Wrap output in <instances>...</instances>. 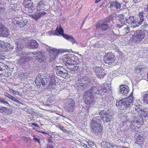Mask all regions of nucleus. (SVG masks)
Returning a JSON list of instances; mask_svg holds the SVG:
<instances>
[{"label":"nucleus","instance_id":"nucleus-33","mask_svg":"<svg viewBox=\"0 0 148 148\" xmlns=\"http://www.w3.org/2000/svg\"><path fill=\"white\" fill-rule=\"evenodd\" d=\"M109 26L106 22H101V29L104 31L106 30L108 28Z\"/></svg>","mask_w":148,"mask_h":148},{"label":"nucleus","instance_id":"nucleus-64","mask_svg":"<svg viewBox=\"0 0 148 148\" xmlns=\"http://www.w3.org/2000/svg\"><path fill=\"white\" fill-rule=\"evenodd\" d=\"M146 11H147V13H148V3L147 4V8H146Z\"/></svg>","mask_w":148,"mask_h":148},{"label":"nucleus","instance_id":"nucleus-19","mask_svg":"<svg viewBox=\"0 0 148 148\" xmlns=\"http://www.w3.org/2000/svg\"><path fill=\"white\" fill-rule=\"evenodd\" d=\"M101 119L103 120L104 122H110L112 121V115L108 112L105 113L103 116L101 117Z\"/></svg>","mask_w":148,"mask_h":148},{"label":"nucleus","instance_id":"nucleus-32","mask_svg":"<svg viewBox=\"0 0 148 148\" xmlns=\"http://www.w3.org/2000/svg\"><path fill=\"white\" fill-rule=\"evenodd\" d=\"M45 5V1L42 0L39 1L38 3L37 8L39 9H43Z\"/></svg>","mask_w":148,"mask_h":148},{"label":"nucleus","instance_id":"nucleus-5","mask_svg":"<svg viewBox=\"0 0 148 148\" xmlns=\"http://www.w3.org/2000/svg\"><path fill=\"white\" fill-rule=\"evenodd\" d=\"M147 32L146 30H138L135 31L134 35L131 38V40L134 42H139L145 37Z\"/></svg>","mask_w":148,"mask_h":148},{"label":"nucleus","instance_id":"nucleus-18","mask_svg":"<svg viewBox=\"0 0 148 148\" xmlns=\"http://www.w3.org/2000/svg\"><path fill=\"white\" fill-rule=\"evenodd\" d=\"M50 60L51 61L55 58L59 52L56 48H52V49H50Z\"/></svg>","mask_w":148,"mask_h":148},{"label":"nucleus","instance_id":"nucleus-26","mask_svg":"<svg viewBox=\"0 0 148 148\" xmlns=\"http://www.w3.org/2000/svg\"><path fill=\"white\" fill-rule=\"evenodd\" d=\"M32 0H23V5L27 8H31L32 6Z\"/></svg>","mask_w":148,"mask_h":148},{"label":"nucleus","instance_id":"nucleus-61","mask_svg":"<svg viewBox=\"0 0 148 148\" xmlns=\"http://www.w3.org/2000/svg\"><path fill=\"white\" fill-rule=\"evenodd\" d=\"M124 117H125V118H126L127 122V123H130V121H128L127 120V119H128V118L127 116H124Z\"/></svg>","mask_w":148,"mask_h":148},{"label":"nucleus","instance_id":"nucleus-55","mask_svg":"<svg viewBox=\"0 0 148 148\" xmlns=\"http://www.w3.org/2000/svg\"><path fill=\"white\" fill-rule=\"evenodd\" d=\"M93 120H95V121H96V120H98L99 121H100V120H101L99 116H97L95 118H94Z\"/></svg>","mask_w":148,"mask_h":148},{"label":"nucleus","instance_id":"nucleus-31","mask_svg":"<svg viewBox=\"0 0 148 148\" xmlns=\"http://www.w3.org/2000/svg\"><path fill=\"white\" fill-rule=\"evenodd\" d=\"M136 137L137 138L136 139V143L139 145H141L143 144V137L141 135H140V134L137 135Z\"/></svg>","mask_w":148,"mask_h":148},{"label":"nucleus","instance_id":"nucleus-42","mask_svg":"<svg viewBox=\"0 0 148 148\" xmlns=\"http://www.w3.org/2000/svg\"><path fill=\"white\" fill-rule=\"evenodd\" d=\"M116 18L117 19L120 20L123 18H124V16L122 14H119L116 15Z\"/></svg>","mask_w":148,"mask_h":148},{"label":"nucleus","instance_id":"nucleus-41","mask_svg":"<svg viewBox=\"0 0 148 148\" xmlns=\"http://www.w3.org/2000/svg\"><path fill=\"white\" fill-rule=\"evenodd\" d=\"M141 25L142 27V28L143 29L146 28L148 27V24L146 22H145V20L143 23Z\"/></svg>","mask_w":148,"mask_h":148},{"label":"nucleus","instance_id":"nucleus-7","mask_svg":"<svg viewBox=\"0 0 148 148\" xmlns=\"http://www.w3.org/2000/svg\"><path fill=\"white\" fill-rule=\"evenodd\" d=\"M85 79H86L82 78H79L75 84V87L79 91H83L88 85V82L86 81Z\"/></svg>","mask_w":148,"mask_h":148},{"label":"nucleus","instance_id":"nucleus-48","mask_svg":"<svg viewBox=\"0 0 148 148\" xmlns=\"http://www.w3.org/2000/svg\"><path fill=\"white\" fill-rule=\"evenodd\" d=\"M101 23H100L99 22H98V23H97L95 25L96 28L97 29L99 27H100L101 28Z\"/></svg>","mask_w":148,"mask_h":148},{"label":"nucleus","instance_id":"nucleus-62","mask_svg":"<svg viewBox=\"0 0 148 148\" xmlns=\"http://www.w3.org/2000/svg\"><path fill=\"white\" fill-rule=\"evenodd\" d=\"M38 132H40V133H42L43 134H47V133L43 131H42V130H41V131H38Z\"/></svg>","mask_w":148,"mask_h":148},{"label":"nucleus","instance_id":"nucleus-8","mask_svg":"<svg viewBox=\"0 0 148 148\" xmlns=\"http://www.w3.org/2000/svg\"><path fill=\"white\" fill-rule=\"evenodd\" d=\"M58 29V27H57L55 32V35L59 36L61 35L65 38L71 42L72 44L75 43V40L73 37L63 33L64 30L61 27H60Z\"/></svg>","mask_w":148,"mask_h":148},{"label":"nucleus","instance_id":"nucleus-22","mask_svg":"<svg viewBox=\"0 0 148 148\" xmlns=\"http://www.w3.org/2000/svg\"><path fill=\"white\" fill-rule=\"evenodd\" d=\"M120 88L119 93L123 95L127 94L129 91L128 86L125 85H121L120 86Z\"/></svg>","mask_w":148,"mask_h":148},{"label":"nucleus","instance_id":"nucleus-39","mask_svg":"<svg viewBox=\"0 0 148 148\" xmlns=\"http://www.w3.org/2000/svg\"><path fill=\"white\" fill-rule=\"evenodd\" d=\"M108 145H107V148H118V147H120L119 146H118L116 145H112L110 143H108Z\"/></svg>","mask_w":148,"mask_h":148},{"label":"nucleus","instance_id":"nucleus-50","mask_svg":"<svg viewBox=\"0 0 148 148\" xmlns=\"http://www.w3.org/2000/svg\"><path fill=\"white\" fill-rule=\"evenodd\" d=\"M124 30L125 32L127 34L130 31V28L128 27H127L124 29Z\"/></svg>","mask_w":148,"mask_h":148},{"label":"nucleus","instance_id":"nucleus-13","mask_svg":"<svg viewBox=\"0 0 148 148\" xmlns=\"http://www.w3.org/2000/svg\"><path fill=\"white\" fill-rule=\"evenodd\" d=\"M66 59L67 60L66 63L68 64L74 65L79 63L77 57L73 55L66 58Z\"/></svg>","mask_w":148,"mask_h":148},{"label":"nucleus","instance_id":"nucleus-15","mask_svg":"<svg viewBox=\"0 0 148 148\" xmlns=\"http://www.w3.org/2000/svg\"><path fill=\"white\" fill-rule=\"evenodd\" d=\"M94 71L97 74V77L100 79H103L106 75L104 70L99 67H96Z\"/></svg>","mask_w":148,"mask_h":148},{"label":"nucleus","instance_id":"nucleus-14","mask_svg":"<svg viewBox=\"0 0 148 148\" xmlns=\"http://www.w3.org/2000/svg\"><path fill=\"white\" fill-rule=\"evenodd\" d=\"M127 23L133 25L136 24V26H138L140 25H139V19L137 17L134 16H130L128 18L126 19Z\"/></svg>","mask_w":148,"mask_h":148},{"label":"nucleus","instance_id":"nucleus-36","mask_svg":"<svg viewBox=\"0 0 148 148\" xmlns=\"http://www.w3.org/2000/svg\"><path fill=\"white\" fill-rule=\"evenodd\" d=\"M135 109H136V110H137L138 111H140L141 113H140V114H142L143 115V116H144V117H146L148 116V115L147 114V113H148V112H145L144 110H143L142 109H141L139 108H138L137 109L135 108Z\"/></svg>","mask_w":148,"mask_h":148},{"label":"nucleus","instance_id":"nucleus-51","mask_svg":"<svg viewBox=\"0 0 148 148\" xmlns=\"http://www.w3.org/2000/svg\"><path fill=\"white\" fill-rule=\"evenodd\" d=\"M60 128V129L64 132H66L67 131V130L65 129L63 127L61 126Z\"/></svg>","mask_w":148,"mask_h":148},{"label":"nucleus","instance_id":"nucleus-57","mask_svg":"<svg viewBox=\"0 0 148 148\" xmlns=\"http://www.w3.org/2000/svg\"><path fill=\"white\" fill-rule=\"evenodd\" d=\"M106 2V1H104L102 3L101 5L100 6L99 8H101L102 7H103L105 5V2Z\"/></svg>","mask_w":148,"mask_h":148},{"label":"nucleus","instance_id":"nucleus-37","mask_svg":"<svg viewBox=\"0 0 148 148\" xmlns=\"http://www.w3.org/2000/svg\"><path fill=\"white\" fill-rule=\"evenodd\" d=\"M7 66L3 63L0 62V72L6 69Z\"/></svg>","mask_w":148,"mask_h":148},{"label":"nucleus","instance_id":"nucleus-59","mask_svg":"<svg viewBox=\"0 0 148 148\" xmlns=\"http://www.w3.org/2000/svg\"><path fill=\"white\" fill-rule=\"evenodd\" d=\"M47 148H53V146L50 145H48Z\"/></svg>","mask_w":148,"mask_h":148},{"label":"nucleus","instance_id":"nucleus-49","mask_svg":"<svg viewBox=\"0 0 148 148\" xmlns=\"http://www.w3.org/2000/svg\"><path fill=\"white\" fill-rule=\"evenodd\" d=\"M10 91L14 95H18L19 94V93L18 92L12 89L10 90Z\"/></svg>","mask_w":148,"mask_h":148},{"label":"nucleus","instance_id":"nucleus-47","mask_svg":"<svg viewBox=\"0 0 148 148\" xmlns=\"http://www.w3.org/2000/svg\"><path fill=\"white\" fill-rule=\"evenodd\" d=\"M107 112H106L105 111L103 110H101L100 111H99V115H101L102 116H103V114H105V113Z\"/></svg>","mask_w":148,"mask_h":148},{"label":"nucleus","instance_id":"nucleus-43","mask_svg":"<svg viewBox=\"0 0 148 148\" xmlns=\"http://www.w3.org/2000/svg\"><path fill=\"white\" fill-rule=\"evenodd\" d=\"M67 68L68 69H71L72 71H73L74 72H75L78 69V66H74L73 68H72L71 69L70 68H69V67H67Z\"/></svg>","mask_w":148,"mask_h":148},{"label":"nucleus","instance_id":"nucleus-20","mask_svg":"<svg viewBox=\"0 0 148 148\" xmlns=\"http://www.w3.org/2000/svg\"><path fill=\"white\" fill-rule=\"evenodd\" d=\"M38 44L36 40H31L27 45V47L30 49H34L38 47Z\"/></svg>","mask_w":148,"mask_h":148},{"label":"nucleus","instance_id":"nucleus-16","mask_svg":"<svg viewBox=\"0 0 148 148\" xmlns=\"http://www.w3.org/2000/svg\"><path fill=\"white\" fill-rule=\"evenodd\" d=\"M34 55H36L37 54L36 56V59L38 60V61L40 63H42L44 62L45 60V57L44 53H43L41 52H32V53Z\"/></svg>","mask_w":148,"mask_h":148},{"label":"nucleus","instance_id":"nucleus-21","mask_svg":"<svg viewBox=\"0 0 148 148\" xmlns=\"http://www.w3.org/2000/svg\"><path fill=\"white\" fill-rule=\"evenodd\" d=\"M46 14V13L43 11L38 13H36L34 14L29 15V16L35 20H37L42 16Z\"/></svg>","mask_w":148,"mask_h":148},{"label":"nucleus","instance_id":"nucleus-52","mask_svg":"<svg viewBox=\"0 0 148 148\" xmlns=\"http://www.w3.org/2000/svg\"><path fill=\"white\" fill-rule=\"evenodd\" d=\"M88 143L89 145L90 146H93L94 145L93 143L90 141L88 142Z\"/></svg>","mask_w":148,"mask_h":148},{"label":"nucleus","instance_id":"nucleus-58","mask_svg":"<svg viewBox=\"0 0 148 148\" xmlns=\"http://www.w3.org/2000/svg\"><path fill=\"white\" fill-rule=\"evenodd\" d=\"M33 139L36 142H39V140L38 138L36 137H34Z\"/></svg>","mask_w":148,"mask_h":148},{"label":"nucleus","instance_id":"nucleus-35","mask_svg":"<svg viewBox=\"0 0 148 148\" xmlns=\"http://www.w3.org/2000/svg\"><path fill=\"white\" fill-rule=\"evenodd\" d=\"M50 84L51 85H55L56 84V81L55 78V77L54 75H52L51 76Z\"/></svg>","mask_w":148,"mask_h":148},{"label":"nucleus","instance_id":"nucleus-23","mask_svg":"<svg viewBox=\"0 0 148 148\" xmlns=\"http://www.w3.org/2000/svg\"><path fill=\"white\" fill-rule=\"evenodd\" d=\"M68 104L67 106L68 110L71 112H73L75 107V102L72 99L69 100Z\"/></svg>","mask_w":148,"mask_h":148},{"label":"nucleus","instance_id":"nucleus-12","mask_svg":"<svg viewBox=\"0 0 148 148\" xmlns=\"http://www.w3.org/2000/svg\"><path fill=\"white\" fill-rule=\"evenodd\" d=\"M10 34V31L2 23H0V36L3 37H7Z\"/></svg>","mask_w":148,"mask_h":148},{"label":"nucleus","instance_id":"nucleus-38","mask_svg":"<svg viewBox=\"0 0 148 148\" xmlns=\"http://www.w3.org/2000/svg\"><path fill=\"white\" fill-rule=\"evenodd\" d=\"M143 100L145 103L148 104V93L145 94L143 97Z\"/></svg>","mask_w":148,"mask_h":148},{"label":"nucleus","instance_id":"nucleus-4","mask_svg":"<svg viewBox=\"0 0 148 148\" xmlns=\"http://www.w3.org/2000/svg\"><path fill=\"white\" fill-rule=\"evenodd\" d=\"M25 38L21 37L19 39H17L15 41L17 46L16 51L18 54V56H22L26 55L25 51H23V45L26 42Z\"/></svg>","mask_w":148,"mask_h":148},{"label":"nucleus","instance_id":"nucleus-28","mask_svg":"<svg viewBox=\"0 0 148 148\" xmlns=\"http://www.w3.org/2000/svg\"><path fill=\"white\" fill-rule=\"evenodd\" d=\"M146 66L145 65H140L135 68L134 71L136 73H139L141 71H143L145 69Z\"/></svg>","mask_w":148,"mask_h":148},{"label":"nucleus","instance_id":"nucleus-24","mask_svg":"<svg viewBox=\"0 0 148 148\" xmlns=\"http://www.w3.org/2000/svg\"><path fill=\"white\" fill-rule=\"evenodd\" d=\"M0 112L3 114L10 115L12 113V110L5 107H0Z\"/></svg>","mask_w":148,"mask_h":148},{"label":"nucleus","instance_id":"nucleus-11","mask_svg":"<svg viewBox=\"0 0 148 148\" xmlns=\"http://www.w3.org/2000/svg\"><path fill=\"white\" fill-rule=\"evenodd\" d=\"M116 59L114 54L111 52L106 54L104 58V61L106 64L110 65H114Z\"/></svg>","mask_w":148,"mask_h":148},{"label":"nucleus","instance_id":"nucleus-3","mask_svg":"<svg viewBox=\"0 0 148 148\" xmlns=\"http://www.w3.org/2000/svg\"><path fill=\"white\" fill-rule=\"evenodd\" d=\"M50 75L47 74H39L37 76L35 82L38 86H40L42 84L44 86L49 81Z\"/></svg>","mask_w":148,"mask_h":148},{"label":"nucleus","instance_id":"nucleus-17","mask_svg":"<svg viewBox=\"0 0 148 148\" xmlns=\"http://www.w3.org/2000/svg\"><path fill=\"white\" fill-rule=\"evenodd\" d=\"M107 85V84H106L103 85H100L97 88L96 87V90H97V91H96V93H100L98 95H103L104 94V93H107L108 91L106 90L107 88L106 87H105L106 85Z\"/></svg>","mask_w":148,"mask_h":148},{"label":"nucleus","instance_id":"nucleus-44","mask_svg":"<svg viewBox=\"0 0 148 148\" xmlns=\"http://www.w3.org/2000/svg\"><path fill=\"white\" fill-rule=\"evenodd\" d=\"M108 143H105V142H103L101 143V145L102 146H103L104 147L107 148L108 146L107 145H108Z\"/></svg>","mask_w":148,"mask_h":148},{"label":"nucleus","instance_id":"nucleus-30","mask_svg":"<svg viewBox=\"0 0 148 148\" xmlns=\"http://www.w3.org/2000/svg\"><path fill=\"white\" fill-rule=\"evenodd\" d=\"M144 14V12H140L139 14V22L138 23L139 25L142 24L143 22L144 21V18L143 14Z\"/></svg>","mask_w":148,"mask_h":148},{"label":"nucleus","instance_id":"nucleus-34","mask_svg":"<svg viewBox=\"0 0 148 148\" xmlns=\"http://www.w3.org/2000/svg\"><path fill=\"white\" fill-rule=\"evenodd\" d=\"M17 61L19 65L24 64L26 61L25 58V56L21 57L19 59L17 60Z\"/></svg>","mask_w":148,"mask_h":148},{"label":"nucleus","instance_id":"nucleus-27","mask_svg":"<svg viewBox=\"0 0 148 148\" xmlns=\"http://www.w3.org/2000/svg\"><path fill=\"white\" fill-rule=\"evenodd\" d=\"M4 47L6 51H11L14 48V46L12 44L6 42L4 45Z\"/></svg>","mask_w":148,"mask_h":148},{"label":"nucleus","instance_id":"nucleus-56","mask_svg":"<svg viewBox=\"0 0 148 148\" xmlns=\"http://www.w3.org/2000/svg\"><path fill=\"white\" fill-rule=\"evenodd\" d=\"M1 103L5 104H9V103L8 102V101H5L3 99Z\"/></svg>","mask_w":148,"mask_h":148},{"label":"nucleus","instance_id":"nucleus-63","mask_svg":"<svg viewBox=\"0 0 148 148\" xmlns=\"http://www.w3.org/2000/svg\"><path fill=\"white\" fill-rule=\"evenodd\" d=\"M12 96L11 95L8 94V95H7V96L6 97H8L10 99Z\"/></svg>","mask_w":148,"mask_h":148},{"label":"nucleus","instance_id":"nucleus-45","mask_svg":"<svg viewBox=\"0 0 148 148\" xmlns=\"http://www.w3.org/2000/svg\"><path fill=\"white\" fill-rule=\"evenodd\" d=\"M10 99L16 102L17 103H20V101L17 99H16L15 97H14L13 96H12Z\"/></svg>","mask_w":148,"mask_h":148},{"label":"nucleus","instance_id":"nucleus-1","mask_svg":"<svg viewBox=\"0 0 148 148\" xmlns=\"http://www.w3.org/2000/svg\"><path fill=\"white\" fill-rule=\"evenodd\" d=\"M96 87L95 86H93L89 90L85 91L83 94V99L85 103L88 105L91 106L95 103V95L99 94V92L96 93Z\"/></svg>","mask_w":148,"mask_h":148},{"label":"nucleus","instance_id":"nucleus-25","mask_svg":"<svg viewBox=\"0 0 148 148\" xmlns=\"http://www.w3.org/2000/svg\"><path fill=\"white\" fill-rule=\"evenodd\" d=\"M138 125L136 124V123L134 121L133 122L131 123L130 130L131 131L135 132L136 133V132L139 129V126Z\"/></svg>","mask_w":148,"mask_h":148},{"label":"nucleus","instance_id":"nucleus-2","mask_svg":"<svg viewBox=\"0 0 148 148\" xmlns=\"http://www.w3.org/2000/svg\"><path fill=\"white\" fill-rule=\"evenodd\" d=\"M133 100L132 93H131L129 97L116 101V105L119 108L124 109L130 107V106L132 105Z\"/></svg>","mask_w":148,"mask_h":148},{"label":"nucleus","instance_id":"nucleus-46","mask_svg":"<svg viewBox=\"0 0 148 148\" xmlns=\"http://www.w3.org/2000/svg\"><path fill=\"white\" fill-rule=\"evenodd\" d=\"M115 3H116L115 1L110 2V8H111L113 7H114V6L115 4Z\"/></svg>","mask_w":148,"mask_h":148},{"label":"nucleus","instance_id":"nucleus-9","mask_svg":"<svg viewBox=\"0 0 148 148\" xmlns=\"http://www.w3.org/2000/svg\"><path fill=\"white\" fill-rule=\"evenodd\" d=\"M54 69L56 70L55 72L58 76L64 78L68 77V71L62 66H56Z\"/></svg>","mask_w":148,"mask_h":148},{"label":"nucleus","instance_id":"nucleus-10","mask_svg":"<svg viewBox=\"0 0 148 148\" xmlns=\"http://www.w3.org/2000/svg\"><path fill=\"white\" fill-rule=\"evenodd\" d=\"M12 23L19 27L22 28L27 24V21L26 19L22 17H19L16 16L15 18L13 19Z\"/></svg>","mask_w":148,"mask_h":148},{"label":"nucleus","instance_id":"nucleus-53","mask_svg":"<svg viewBox=\"0 0 148 148\" xmlns=\"http://www.w3.org/2000/svg\"><path fill=\"white\" fill-rule=\"evenodd\" d=\"M5 8L4 7H0V12H3L5 11Z\"/></svg>","mask_w":148,"mask_h":148},{"label":"nucleus","instance_id":"nucleus-54","mask_svg":"<svg viewBox=\"0 0 148 148\" xmlns=\"http://www.w3.org/2000/svg\"><path fill=\"white\" fill-rule=\"evenodd\" d=\"M33 58L31 57L27 56L25 58L26 61H29L32 59Z\"/></svg>","mask_w":148,"mask_h":148},{"label":"nucleus","instance_id":"nucleus-29","mask_svg":"<svg viewBox=\"0 0 148 148\" xmlns=\"http://www.w3.org/2000/svg\"><path fill=\"white\" fill-rule=\"evenodd\" d=\"M134 121L136 123V125L139 126V127H140V125H142L143 123V119L140 116H139L137 118V119L135 120Z\"/></svg>","mask_w":148,"mask_h":148},{"label":"nucleus","instance_id":"nucleus-6","mask_svg":"<svg viewBox=\"0 0 148 148\" xmlns=\"http://www.w3.org/2000/svg\"><path fill=\"white\" fill-rule=\"evenodd\" d=\"M90 126L91 131L96 135L100 134L102 131V127L95 120H92L91 121Z\"/></svg>","mask_w":148,"mask_h":148},{"label":"nucleus","instance_id":"nucleus-40","mask_svg":"<svg viewBox=\"0 0 148 148\" xmlns=\"http://www.w3.org/2000/svg\"><path fill=\"white\" fill-rule=\"evenodd\" d=\"M115 2L116 3H115V5L114 8H115L116 9H120L121 7V5L120 3L117 2L116 1H115Z\"/></svg>","mask_w":148,"mask_h":148},{"label":"nucleus","instance_id":"nucleus-60","mask_svg":"<svg viewBox=\"0 0 148 148\" xmlns=\"http://www.w3.org/2000/svg\"><path fill=\"white\" fill-rule=\"evenodd\" d=\"M48 140V142L49 143H52L53 142V141L51 138H49Z\"/></svg>","mask_w":148,"mask_h":148}]
</instances>
